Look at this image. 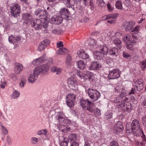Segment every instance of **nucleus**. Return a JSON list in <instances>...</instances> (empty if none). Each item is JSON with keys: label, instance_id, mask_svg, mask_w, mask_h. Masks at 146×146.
<instances>
[{"label": "nucleus", "instance_id": "1", "mask_svg": "<svg viewBox=\"0 0 146 146\" xmlns=\"http://www.w3.org/2000/svg\"><path fill=\"white\" fill-rule=\"evenodd\" d=\"M49 67L47 65H43L38 66L34 70L33 72L31 74L28 78L29 83L35 82L40 74H45L48 71Z\"/></svg>", "mask_w": 146, "mask_h": 146}, {"label": "nucleus", "instance_id": "2", "mask_svg": "<svg viewBox=\"0 0 146 146\" xmlns=\"http://www.w3.org/2000/svg\"><path fill=\"white\" fill-rule=\"evenodd\" d=\"M126 129L129 132L132 133L135 136L138 137L141 134L140 124L137 120H134L131 124L127 123Z\"/></svg>", "mask_w": 146, "mask_h": 146}, {"label": "nucleus", "instance_id": "3", "mask_svg": "<svg viewBox=\"0 0 146 146\" xmlns=\"http://www.w3.org/2000/svg\"><path fill=\"white\" fill-rule=\"evenodd\" d=\"M86 92L93 102L97 101L100 96V93L96 90L89 88Z\"/></svg>", "mask_w": 146, "mask_h": 146}, {"label": "nucleus", "instance_id": "4", "mask_svg": "<svg viewBox=\"0 0 146 146\" xmlns=\"http://www.w3.org/2000/svg\"><path fill=\"white\" fill-rule=\"evenodd\" d=\"M11 7V13L12 16L15 17L19 16L21 13V8L19 4H14Z\"/></svg>", "mask_w": 146, "mask_h": 146}, {"label": "nucleus", "instance_id": "5", "mask_svg": "<svg viewBox=\"0 0 146 146\" xmlns=\"http://www.w3.org/2000/svg\"><path fill=\"white\" fill-rule=\"evenodd\" d=\"M75 95L73 94L70 93L66 96V103L69 107H73L74 104V100L76 99Z\"/></svg>", "mask_w": 146, "mask_h": 146}, {"label": "nucleus", "instance_id": "6", "mask_svg": "<svg viewBox=\"0 0 146 146\" xmlns=\"http://www.w3.org/2000/svg\"><path fill=\"white\" fill-rule=\"evenodd\" d=\"M121 71L117 69L110 71L108 75L109 79H116L119 78L120 75Z\"/></svg>", "mask_w": 146, "mask_h": 146}, {"label": "nucleus", "instance_id": "7", "mask_svg": "<svg viewBox=\"0 0 146 146\" xmlns=\"http://www.w3.org/2000/svg\"><path fill=\"white\" fill-rule=\"evenodd\" d=\"M135 23L132 21H125L123 25V28L127 32L130 31L132 30L135 26Z\"/></svg>", "mask_w": 146, "mask_h": 146}, {"label": "nucleus", "instance_id": "8", "mask_svg": "<svg viewBox=\"0 0 146 146\" xmlns=\"http://www.w3.org/2000/svg\"><path fill=\"white\" fill-rule=\"evenodd\" d=\"M42 23L40 20L38 19L34 21L33 19L31 25L33 27L37 29H40L42 28Z\"/></svg>", "mask_w": 146, "mask_h": 146}, {"label": "nucleus", "instance_id": "9", "mask_svg": "<svg viewBox=\"0 0 146 146\" xmlns=\"http://www.w3.org/2000/svg\"><path fill=\"white\" fill-rule=\"evenodd\" d=\"M62 21V19L61 17L56 15H54L51 19L50 23L52 24L59 25L61 23Z\"/></svg>", "mask_w": 146, "mask_h": 146}, {"label": "nucleus", "instance_id": "10", "mask_svg": "<svg viewBox=\"0 0 146 146\" xmlns=\"http://www.w3.org/2000/svg\"><path fill=\"white\" fill-rule=\"evenodd\" d=\"M23 19L25 23L26 24L30 23L31 24V22L33 21V18L32 16L29 13H24L23 15Z\"/></svg>", "mask_w": 146, "mask_h": 146}, {"label": "nucleus", "instance_id": "11", "mask_svg": "<svg viewBox=\"0 0 146 146\" xmlns=\"http://www.w3.org/2000/svg\"><path fill=\"white\" fill-rule=\"evenodd\" d=\"M50 43V41L48 39H46L41 42L39 44L38 50L41 51L45 48Z\"/></svg>", "mask_w": 146, "mask_h": 146}, {"label": "nucleus", "instance_id": "12", "mask_svg": "<svg viewBox=\"0 0 146 146\" xmlns=\"http://www.w3.org/2000/svg\"><path fill=\"white\" fill-rule=\"evenodd\" d=\"M55 116L56 119L58 122L62 123L64 121V114L62 111L56 112Z\"/></svg>", "mask_w": 146, "mask_h": 146}, {"label": "nucleus", "instance_id": "13", "mask_svg": "<svg viewBox=\"0 0 146 146\" xmlns=\"http://www.w3.org/2000/svg\"><path fill=\"white\" fill-rule=\"evenodd\" d=\"M45 56L44 55L33 60L32 62L33 64L34 65H38L41 63L44 62L46 60Z\"/></svg>", "mask_w": 146, "mask_h": 146}, {"label": "nucleus", "instance_id": "14", "mask_svg": "<svg viewBox=\"0 0 146 146\" xmlns=\"http://www.w3.org/2000/svg\"><path fill=\"white\" fill-rule=\"evenodd\" d=\"M76 83V81L72 80L70 78L68 81V86L71 89L76 90L77 89L78 86Z\"/></svg>", "mask_w": 146, "mask_h": 146}, {"label": "nucleus", "instance_id": "15", "mask_svg": "<svg viewBox=\"0 0 146 146\" xmlns=\"http://www.w3.org/2000/svg\"><path fill=\"white\" fill-rule=\"evenodd\" d=\"M77 54L82 59H86L89 57L88 55L83 49H81L77 52Z\"/></svg>", "mask_w": 146, "mask_h": 146}, {"label": "nucleus", "instance_id": "16", "mask_svg": "<svg viewBox=\"0 0 146 146\" xmlns=\"http://www.w3.org/2000/svg\"><path fill=\"white\" fill-rule=\"evenodd\" d=\"M95 42V40L93 39L90 38L88 39V46L90 49H95L97 48L96 43Z\"/></svg>", "mask_w": 146, "mask_h": 146}, {"label": "nucleus", "instance_id": "17", "mask_svg": "<svg viewBox=\"0 0 146 146\" xmlns=\"http://www.w3.org/2000/svg\"><path fill=\"white\" fill-rule=\"evenodd\" d=\"M23 67L22 65L19 63H15V64L14 72L17 74H19L23 70Z\"/></svg>", "mask_w": 146, "mask_h": 146}, {"label": "nucleus", "instance_id": "18", "mask_svg": "<svg viewBox=\"0 0 146 146\" xmlns=\"http://www.w3.org/2000/svg\"><path fill=\"white\" fill-rule=\"evenodd\" d=\"M98 48L102 53V56L106 55L108 52V48L106 45H102L98 47Z\"/></svg>", "mask_w": 146, "mask_h": 146}, {"label": "nucleus", "instance_id": "19", "mask_svg": "<svg viewBox=\"0 0 146 146\" xmlns=\"http://www.w3.org/2000/svg\"><path fill=\"white\" fill-rule=\"evenodd\" d=\"M123 40L127 44L128 48L131 50L132 45H131V41L130 40L129 35H126L124 36L123 38Z\"/></svg>", "mask_w": 146, "mask_h": 146}, {"label": "nucleus", "instance_id": "20", "mask_svg": "<svg viewBox=\"0 0 146 146\" xmlns=\"http://www.w3.org/2000/svg\"><path fill=\"white\" fill-rule=\"evenodd\" d=\"M115 130L117 132H120L123 129V126L122 123L120 121H118L114 127Z\"/></svg>", "mask_w": 146, "mask_h": 146}, {"label": "nucleus", "instance_id": "21", "mask_svg": "<svg viewBox=\"0 0 146 146\" xmlns=\"http://www.w3.org/2000/svg\"><path fill=\"white\" fill-rule=\"evenodd\" d=\"M63 1L66 6L69 8H72L74 10V5L75 4L74 0H63Z\"/></svg>", "mask_w": 146, "mask_h": 146}, {"label": "nucleus", "instance_id": "22", "mask_svg": "<svg viewBox=\"0 0 146 146\" xmlns=\"http://www.w3.org/2000/svg\"><path fill=\"white\" fill-rule=\"evenodd\" d=\"M90 102V101L88 99L85 100L82 98L80 99V104L81 106L82 107L83 109H84L86 108L87 105L89 104Z\"/></svg>", "mask_w": 146, "mask_h": 146}, {"label": "nucleus", "instance_id": "23", "mask_svg": "<svg viewBox=\"0 0 146 146\" xmlns=\"http://www.w3.org/2000/svg\"><path fill=\"white\" fill-rule=\"evenodd\" d=\"M101 66V64L95 61L92 63L89 68L91 70H98Z\"/></svg>", "mask_w": 146, "mask_h": 146}, {"label": "nucleus", "instance_id": "24", "mask_svg": "<svg viewBox=\"0 0 146 146\" xmlns=\"http://www.w3.org/2000/svg\"><path fill=\"white\" fill-rule=\"evenodd\" d=\"M77 68L83 70L85 67L86 65L83 60H80L76 62Z\"/></svg>", "mask_w": 146, "mask_h": 146}, {"label": "nucleus", "instance_id": "25", "mask_svg": "<svg viewBox=\"0 0 146 146\" xmlns=\"http://www.w3.org/2000/svg\"><path fill=\"white\" fill-rule=\"evenodd\" d=\"M84 80L90 79L93 76V74L89 71H84Z\"/></svg>", "mask_w": 146, "mask_h": 146}, {"label": "nucleus", "instance_id": "26", "mask_svg": "<svg viewBox=\"0 0 146 146\" xmlns=\"http://www.w3.org/2000/svg\"><path fill=\"white\" fill-rule=\"evenodd\" d=\"M108 52L110 55L113 56H117L118 55V50L116 48L114 47L110 49Z\"/></svg>", "mask_w": 146, "mask_h": 146}, {"label": "nucleus", "instance_id": "27", "mask_svg": "<svg viewBox=\"0 0 146 146\" xmlns=\"http://www.w3.org/2000/svg\"><path fill=\"white\" fill-rule=\"evenodd\" d=\"M102 53L101 51H96L94 53V57L98 60H101L104 56H102Z\"/></svg>", "mask_w": 146, "mask_h": 146}, {"label": "nucleus", "instance_id": "28", "mask_svg": "<svg viewBox=\"0 0 146 146\" xmlns=\"http://www.w3.org/2000/svg\"><path fill=\"white\" fill-rule=\"evenodd\" d=\"M94 104L90 101L87 106V109L90 112L94 113Z\"/></svg>", "mask_w": 146, "mask_h": 146}, {"label": "nucleus", "instance_id": "29", "mask_svg": "<svg viewBox=\"0 0 146 146\" xmlns=\"http://www.w3.org/2000/svg\"><path fill=\"white\" fill-rule=\"evenodd\" d=\"M51 70L53 72H56L57 74H60L62 71V69L61 68L55 66L52 67L51 68Z\"/></svg>", "mask_w": 146, "mask_h": 146}, {"label": "nucleus", "instance_id": "30", "mask_svg": "<svg viewBox=\"0 0 146 146\" xmlns=\"http://www.w3.org/2000/svg\"><path fill=\"white\" fill-rule=\"evenodd\" d=\"M68 52V50L65 48H60L56 51V53L59 55H63Z\"/></svg>", "mask_w": 146, "mask_h": 146}, {"label": "nucleus", "instance_id": "31", "mask_svg": "<svg viewBox=\"0 0 146 146\" xmlns=\"http://www.w3.org/2000/svg\"><path fill=\"white\" fill-rule=\"evenodd\" d=\"M60 14L62 15H64L68 17V15L70 14V12L69 11L68 9L63 8L61 9L60 11Z\"/></svg>", "mask_w": 146, "mask_h": 146}, {"label": "nucleus", "instance_id": "32", "mask_svg": "<svg viewBox=\"0 0 146 146\" xmlns=\"http://www.w3.org/2000/svg\"><path fill=\"white\" fill-rule=\"evenodd\" d=\"M47 11L45 10H40L39 15L40 18L42 19H44L46 18L47 17Z\"/></svg>", "mask_w": 146, "mask_h": 146}, {"label": "nucleus", "instance_id": "33", "mask_svg": "<svg viewBox=\"0 0 146 146\" xmlns=\"http://www.w3.org/2000/svg\"><path fill=\"white\" fill-rule=\"evenodd\" d=\"M113 42L114 44L119 49H120L121 48V42L118 38H116L114 40Z\"/></svg>", "mask_w": 146, "mask_h": 146}, {"label": "nucleus", "instance_id": "34", "mask_svg": "<svg viewBox=\"0 0 146 146\" xmlns=\"http://www.w3.org/2000/svg\"><path fill=\"white\" fill-rule=\"evenodd\" d=\"M20 93L17 90H15L11 95V98L12 99H15L19 98L20 96Z\"/></svg>", "mask_w": 146, "mask_h": 146}, {"label": "nucleus", "instance_id": "35", "mask_svg": "<svg viewBox=\"0 0 146 146\" xmlns=\"http://www.w3.org/2000/svg\"><path fill=\"white\" fill-rule=\"evenodd\" d=\"M47 133V131L46 129L40 130L37 131L36 134L38 135H44L46 137Z\"/></svg>", "mask_w": 146, "mask_h": 146}, {"label": "nucleus", "instance_id": "36", "mask_svg": "<svg viewBox=\"0 0 146 146\" xmlns=\"http://www.w3.org/2000/svg\"><path fill=\"white\" fill-rule=\"evenodd\" d=\"M115 5L117 9L122 10L123 9L122 3L120 1H117L115 3Z\"/></svg>", "mask_w": 146, "mask_h": 146}, {"label": "nucleus", "instance_id": "37", "mask_svg": "<svg viewBox=\"0 0 146 146\" xmlns=\"http://www.w3.org/2000/svg\"><path fill=\"white\" fill-rule=\"evenodd\" d=\"M98 5L100 7H104L106 5V3L104 0H96Z\"/></svg>", "mask_w": 146, "mask_h": 146}, {"label": "nucleus", "instance_id": "38", "mask_svg": "<svg viewBox=\"0 0 146 146\" xmlns=\"http://www.w3.org/2000/svg\"><path fill=\"white\" fill-rule=\"evenodd\" d=\"M119 15L117 13H113L107 15V19H115Z\"/></svg>", "mask_w": 146, "mask_h": 146}, {"label": "nucleus", "instance_id": "39", "mask_svg": "<svg viewBox=\"0 0 146 146\" xmlns=\"http://www.w3.org/2000/svg\"><path fill=\"white\" fill-rule=\"evenodd\" d=\"M107 5L108 10V11L110 12H112L114 9V5L108 2Z\"/></svg>", "mask_w": 146, "mask_h": 146}, {"label": "nucleus", "instance_id": "40", "mask_svg": "<svg viewBox=\"0 0 146 146\" xmlns=\"http://www.w3.org/2000/svg\"><path fill=\"white\" fill-rule=\"evenodd\" d=\"M124 5L127 8V9H124V10H127L131 6V0H125L124 1Z\"/></svg>", "mask_w": 146, "mask_h": 146}, {"label": "nucleus", "instance_id": "41", "mask_svg": "<svg viewBox=\"0 0 146 146\" xmlns=\"http://www.w3.org/2000/svg\"><path fill=\"white\" fill-rule=\"evenodd\" d=\"M140 64L142 70H144L146 68V59L141 61Z\"/></svg>", "mask_w": 146, "mask_h": 146}, {"label": "nucleus", "instance_id": "42", "mask_svg": "<svg viewBox=\"0 0 146 146\" xmlns=\"http://www.w3.org/2000/svg\"><path fill=\"white\" fill-rule=\"evenodd\" d=\"M70 130V128L69 127L62 126V127L60 128V131L64 133H66L69 131Z\"/></svg>", "mask_w": 146, "mask_h": 146}, {"label": "nucleus", "instance_id": "43", "mask_svg": "<svg viewBox=\"0 0 146 146\" xmlns=\"http://www.w3.org/2000/svg\"><path fill=\"white\" fill-rule=\"evenodd\" d=\"M77 137L75 134H71L69 135L68 138L71 141H75Z\"/></svg>", "mask_w": 146, "mask_h": 146}, {"label": "nucleus", "instance_id": "44", "mask_svg": "<svg viewBox=\"0 0 146 146\" xmlns=\"http://www.w3.org/2000/svg\"><path fill=\"white\" fill-rule=\"evenodd\" d=\"M143 83L138 84V87L137 88V85H135V87L134 88L135 91H139L140 90L142 89L143 88Z\"/></svg>", "mask_w": 146, "mask_h": 146}, {"label": "nucleus", "instance_id": "45", "mask_svg": "<svg viewBox=\"0 0 146 146\" xmlns=\"http://www.w3.org/2000/svg\"><path fill=\"white\" fill-rule=\"evenodd\" d=\"M131 107L130 104L128 102H126V104H125V106L123 107V110L124 111H128L129 108Z\"/></svg>", "mask_w": 146, "mask_h": 146}, {"label": "nucleus", "instance_id": "46", "mask_svg": "<svg viewBox=\"0 0 146 146\" xmlns=\"http://www.w3.org/2000/svg\"><path fill=\"white\" fill-rule=\"evenodd\" d=\"M67 138L64 137V141H62L60 143V146H67L68 141Z\"/></svg>", "mask_w": 146, "mask_h": 146}, {"label": "nucleus", "instance_id": "47", "mask_svg": "<svg viewBox=\"0 0 146 146\" xmlns=\"http://www.w3.org/2000/svg\"><path fill=\"white\" fill-rule=\"evenodd\" d=\"M71 56L69 54H68L66 58V62L67 64H69L71 62Z\"/></svg>", "mask_w": 146, "mask_h": 146}, {"label": "nucleus", "instance_id": "48", "mask_svg": "<svg viewBox=\"0 0 146 146\" xmlns=\"http://www.w3.org/2000/svg\"><path fill=\"white\" fill-rule=\"evenodd\" d=\"M38 141V139L36 137H32L31 140V143L33 144H35L37 143Z\"/></svg>", "mask_w": 146, "mask_h": 146}, {"label": "nucleus", "instance_id": "49", "mask_svg": "<svg viewBox=\"0 0 146 146\" xmlns=\"http://www.w3.org/2000/svg\"><path fill=\"white\" fill-rule=\"evenodd\" d=\"M15 38L12 35L10 36L9 37V41L10 42L14 44L15 43V41L14 40Z\"/></svg>", "mask_w": 146, "mask_h": 146}, {"label": "nucleus", "instance_id": "50", "mask_svg": "<svg viewBox=\"0 0 146 146\" xmlns=\"http://www.w3.org/2000/svg\"><path fill=\"white\" fill-rule=\"evenodd\" d=\"M77 74L80 79H84V71L82 72L80 71H77Z\"/></svg>", "mask_w": 146, "mask_h": 146}, {"label": "nucleus", "instance_id": "51", "mask_svg": "<svg viewBox=\"0 0 146 146\" xmlns=\"http://www.w3.org/2000/svg\"><path fill=\"white\" fill-rule=\"evenodd\" d=\"M94 112L95 115L96 116H99L101 114L100 110L99 109H96V110H94Z\"/></svg>", "mask_w": 146, "mask_h": 146}, {"label": "nucleus", "instance_id": "52", "mask_svg": "<svg viewBox=\"0 0 146 146\" xmlns=\"http://www.w3.org/2000/svg\"><path fill=\"white\" fill-rule=\"evenodd\" d=\"M2 130L3 133L7 135L8 134V131L6 128L3 126H2Z\"/></svg>", "mask_w": 146, "mask_h": 146}, {"label": "nucleus", "instance_id": "53", "mask_svg": "<svg viewBox=\"0 0 146 146\" xmlns=\"http://www.w3.org/2000/svg\"><path fill=\"white\" fill-rule=\"evenodd\" d=\"M110 146H119L117 142L115 141H113L110 143Z\"/></svg>", "mask_w": 146, "mask_h": 146}, {"label": "nucleus", "instance_id": "54", "mask_svg": "<svg viewBox=\"0 0 146 146\" xmlns=\"http://www.w3.org/2000/svg\"><path fill=\"white\" fill-rule=\"evenodd\" d=\"M140 30V27L139 26H136L132 31V32H135L138 33Z\"/></svg>", "mask_w": 146, "mask_h": 146}, {"label": "nucleus", "instance_id": "55", "mask_svg": "<svg viewBox=\"0 0 146 146\" xmlns=\"http://www.w3.org/2000/svg\"><path fill=\"white\" fill-rule=\"evenodd\" d=\"M115 35L116 36L120 37L121 36H122V33H121L120 31L118 30L115 32Z\"/></svg>", "mask_w": 146, "mask_h": 146}, {"label": "nucleus", "instance_id": "56", "mask_svg": "<svg viewBox=\"0 0 146 146\" xmlns=\"http://www.w3.org/2000/svg\"><path fill=\"white\" fill-rule=\"evenodd\" d=\"M128 100V96H124L121 97V102H126Z\"/></svg>", "mask_w": 146, "mask_h": 146}, {"label": "nucleus", "instance_id": "57", "mask_svg": "<svg viewBox=\"0 0 146 146\" xmlns=\"http://www.w3.org/2000/svg\"><path fill=\"white\" fill-rule=\"evenodd\" d=\"M143 83L142 80L141 79H139L137 81H136L135 82V85H137V88L138 87V84H141Z\"/></svg>", "mask_w": 146, "mask_h": 146}, {"label": "nucleus", "instance_id": "58", "mask_svg": "<svg viewBox=\"0 0 146 146\" xmlns=\"http://www.w3.org/2000/svg\"><path fill=\"white\" fill-rule=\"evenodd\" d=\"M26 80L25 79L22 80L20 84V86L23 87L26 83Z\"/></svg>", "mask_w": 146, "mask_h": 146}, {"label": "nucleus", "instance_id": "59", "mask_svg": "<svg viewBox=\"0 0 146 146\" xmlns=\"http://www.w3.org/2000/svg\"><path fill=\"white\" fill-rule=\"evenodd\" d=\"M123 57L125 58H128L130 56V55L127 52H123Z\"/></svg>", "mask_w": 146, "mask_h": 146}, {"label": "nucleus", "instance_id": "60", "mask_svg": "<svg viewBox=\"0 0 146 146\" xmlns=\"http://www.w3.org/2000/svg\"><path fill=\"white\" fill-rule=\"evenodd\" d=\"M142 133V135L141 136V139L142 141L143 142H146V138L145 135L144 134V133L143 131H141Z\"/></svg>", "mask_w": 146, "mask_h": 146}, {"label": "nucleus", "instance_id": "61", "mask_svg": "<svg viewBox=\"0 0 146 146\" xmlns=\"http://www.w3.org/2000/svg\"><path fill=\"white\" fill-rule=\"evenodd\" d=\"M133 33H132V37L133 38L135 39L137 38V36H138V33L135 32H133Z\"/></svg>", "mask_w": 146, "mask_h": 146}, {"label": "nucleus", "instance_id": "62", "mask_svg": "<svg viewBox=\"0 0 146 146\" xmlns=\"http://www.w3.org/2000/svg\"><path fill=\"white\" fill-rule=\"evenodd\" d=\"M56 45L58 48H59L63 46L62 42V41H59L56 44Z\"/></svg>", "mask_w": 146, "mask_h": 146}, {"label": "nucleus", "instance_id": "63", "mask_svg": "<svg viewBox=\"0 0 146 146\" xmlns=\"http://www.w3.org/2000/svg\"><path fill=\"white\" fill-rule=\"evenodd\" d=\"M142 120L144 125L146 126V115L143 117Z\"/></svg>", "mask_w": 146, "mask_h": 146}, {"label": "nucleus", "instance_id": "64", "mask_svg": "<svg viewBox=\"0 0 146 146\" xmlns=\"http://www.w3.org/2000/svg\"><path fill=\"white\" fill-rule=\"evenodd\" d=\"M138 143L139 145L140 144L142 146H144L145 144L146 143V142L140 141L138 142Z\"/></svg>", "mask_w": 146, "mask_h": 146}]
</instances>
